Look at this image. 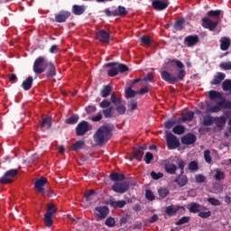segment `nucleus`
Here are the masks:
<instances>
[{"instance_id": "obj_1", "label": "nucleus", "mask_w": 231, "mask_h": 231, "mask_svg": "<svg viewBox=\"0 0 231 231\" xmlns=\"http://www.w3.org/2000/svg\"><path fill=\"white\" fill-rule=\"evenodd\" d=\"M167 64L170 68H174V66H176V68H179L180 70L177 77L173 76L167 70H162L161 72V77L162 80H164V82H168V84H176L180 80H183V79H185V75H187V72L185 71V69H183L185 68L183 62L174 59L170 60Z\"/></svg>"}, {"instance_id": "obj_2", "label": "nucleus", "mask_w": 231, "mask_h": 231, "mask_svg": "<svg viewBox=\"0 0 231 231\" xmlns=\"http://www.w3.org/2000/svg\"><path fill=\"white\" fill-rule=\"evenodd\" d=\"M113 131H115V125L111 124L100 126L94 134V142L97 145L107 143V141L113 138Z\"/></svg>"}, {"instance_id": "obj_3", "label": "nucleus", "mask_w": 231, "mask_h": 231, "mask_svg": "<svg viewBox=\"0 0 231 231\" xmlns=\"http://www.w3.org/2000/svg\"><path fill=\"white\" fill-rule=\"evenodd\" d=\"M57 214V207L52 203L47 204V212L44 215L45 226L50 228L53 225V215Z\"/></svg>"}, {"instance_id": "obj_4", "label": "nucleus", "mask_w": 231, "mask_h": 231, "mask_svg": "<svg viewBox=\"0 0 231 231\" xmlns=\"http://www.w3.org/2000/svg\"><path fill=\"white\" fill-rule=\"evenodd\" d=\"M46 58L40 56L38 57L33 63V72L36 75H41V73H44L46 71Z\"/></svg>"}, {"instance_id": "obj_5", "label": "nucleus", "mask_w": 231, "mask_h": 231, "mask_svg": "<svg viewBox=\"0 0 231 231\" xmlns=\"http://www.w3.org/2000/svg\"><path fill=\"white\" fill-rule=\"evenodd\" d=\"M19 174V170L17 169H11L5 172L4 176L0 178V183L4 185H10L14 181L12 178H15Z\"/></svg>"}, {"instance_id": "obj_6", "label": "nucleus", "mask_w": 231, "mask_h": 231, "mask_svg": "<svg viewBox=\"0 0 231 231\" xmlns=\"http://www.w3.org/2000/svg\"><path fill=\"white\" fill-rule=\"evenodd\" d=\"M223 109H231V101H226V99H222L217 102V106H211L206 113H219Z\"/></svg>"}, {"instance_id": "obj_7", "label": "nucleus", "mask_w": 231, "mask_h": 231, "mask_svg": "<svg viewBox=\"0 0 231 231\" xmlns=\"http://www.w3.org/2000/svg\"><path fill=\"white\" fill-rule=\"evenodd\" d=\"M166 142L168 149L170 151H172V149H177V147H180V140H178V137H176V135L171 133L166 134Z\"/></svg>"}, {"instance_id": "obj_8", "label": "nucleus", "mask_w": 231, "mask_h": 231, "mask_svg": "<svg viewBox=\"0 0 231 231\" xmlns=\"http://www.w3.org/2000/svg\"><path fill=\"white\" fill-rule=\"evenodd\" d=\"M96 217H97V221H100V219H106L107 216H109V208L107 206H97L95 208Z\"/></svg>"}, {"instance_id": "obj_9", "label": "nucleus", "mask_w": 231, "mask_h": 231, "mask_svg": "<svg viewBox=\"0 0 231 231\" xmlns=\"http://www.w3.org/2000/svg\"><path fill=\"white\" fill-rule=\"evenodd\" d=\"M217 24H219V21L214 20L212 21L210 18L204 17L202 18L201 26L209 30V32H214L217 28Z\"/></svg>"}, {"instance_id": "obj_10", "label": "nucleus", "mask_w": 231, "mask_h": 231, "mask_svg": "<svg viewBox=\"0 0 231 231\" xmlns=\"http://www.w3.org/2000/svg\"><path fill=\"white\" fill-rule=\"evenodd\" d=\"M97 40L104 44H109V41H111V34L107 32V31L104 29H100L96 32Z\"/></svg>"}, {"instance_id": "obj_11", "label": "nucleus", "mask_w": 231, "mask_h": 231, "mask_svg": "<svg viewBox=\"0 0 231 231\" xmlns=\"http://www.w3.org/2000/svg\"><path fill=\"white\" fill-rule=\"evenodd\" d=\"M112 189L114 190V192H116L117 194H125V192L129 189V182H116L112 186Z\"/></svg>"}, {"instance_id": "obj_12", "label": "nucleus", "mask_w": 231, "mask_h": 231, "mask_svg": "<svg viewBox=\"0 0 231 231\" xmlns=\"http://www.w3.org/2000/svg\"><path fill=\"white\" fill-rule=\"evenodd\" d=\"M89 131V123L87 121H81L76 127L77 136H84Z\"/></svg>"}, {"instance_id": "obj_13", "label": "nucleus", "mask_w": 231, "mask_h": 231, "mask_svg": "<svg viewBox=\"0 0 231 231\" xmlns=\"http://www.w3.org/2000/svg\"><path fill=\"white\" fill-rule=\"evenodd\" d=\"M71 17V12L61 10L58 14H55V22L56 23H66L68 19Z\"/></svg>"}, {"instance_id": "obj_14", "label": "nucleus", "mask_w": 231, "mask_h": 231, "mask_svg": "<svg viewBox=\"0 0 231 231\" xmlns=\"http://www.w3.org/2000/svg\"><path fill=\"white\" fill-rule=\"evenodd\" d=\"M152 5L154 10L162 12V10H167L169 0H153Z\"/></svg>"}, {"instance_id": "obj_15", "label": "nucleus", "mask_w": 231, "mask_h": 231, "mask_svg": "<svg viewBox=\"0 0 231 231\" xmlns=\"http://www.w3.org/2000/svg\"><path fill=\"white\" fill-rule=\"evenodd\" d=\"M48 183V180L45 177H41L39 180H37L34 183V188L40 194H46V191L44 190V186Z\"/></svg>"}, {"instance_id": "obj_16", "label": "nucleus", "mask_w": 231, "mask_h": 231, "mask_svg": "<svg viewBox=\"0 0 231 231\" xmlns=\"http://www.w3.org/2000/svg\"><path fill=\"white\" fill-rule=\"evenodd\" d=\"M199 42V36L198 35H188L184 39V43L188 48H192V46H196Z\"/></svg>"}, {"instance_id": "obj_17", "label": "nucleus", "mask_w": 231, "mask_h": 231, "mask_svg": "<svg viewBox=\"0 0 231 231\" xmlns=\"http://www.w3.org/2000/svg\"><path fill=\"white\" fill-rule=\"evenodd\" d=\"M45 70L47 79H51V77H55V75H57V69L55 68V64L52 62H46Z\"/></svg>"}, {"instance_id": "obj_18", "label": "nucleus", "mask_w": 231, "mask_h": 231, "mask_svg": "<svg viewBox=\"0 0 231 231\" xmlns=\"http://www.w3.org/2000/svg\"><path fill=\"white\" fill-rule=\"evenodd\" d=\"M196 135L189 133L181 138V143H183V145H192V143H196Z\"/></svg>"}, {"instance_id": "obj_19", "label": "nucleus", "mask_w": 231, "mask_h": 231, "mask_svg": "<svg viewBox=\"0 0 231 231\" xmlns=\"http://www.w3.org/2000/svg\"><path fill=\"white\" fill-rule=\"evenodd\" d=\"M39 125L42 131H48V129H51V116L42 117Z\"/></svg>"}, {"instance_id": "obj_20", "label": "nucleus", "mask_w": 231, "mask_h": 231, "mask_svg": "<svg viewBox=\"0 0 231 231\" xmlns=\"http://www.w3.org/2000/svg\"><path fill=\"white\" fill-rule=\"evenodd\" d=\"M219 42L221 51H226L231 46V39L226 36L221 37Z\"/></svg>"}, {"instance_id": "obj_21", "label": "nucleus", "mask_w": 231, "mask_h": 231, "mask_svg": "<svg viewBox=\"0 0 231 231\" xmlns=\"http://www.w3.org/2000/svg\"><path fill=\"white\" fill-rule=\"evenodd\" d=\"M226 78V75L223 72H217L214 77V79L210 81L211 86H218Z\"/></svg>"}, {"instance_id": "obj_22", "label": "nucleus", "mask_w": 231, "mask_h": 231, "mask_svg": "<svg viewBox=\"0 0 231 231\" xmlns=\"http://www.w3.org/2000/svg\"><path fill=\"white\" fill-rule=\"evenodd\" d=\"M108 205L112 207L113 208H124L125 205H127V201L125 200H115V199H110L108 201Z\"/></svg>"}, {"instance_id": "obj_23", "label": "nucleus", "mask_w": 231, "mask_h": 231, "mask_svg": "<svg viewBox=\"0 0 231 231\" xmlns=\"http://www.w3.org/2000/svg\"><path fill=\"white\" fill-rule=\"evenodd\" d=\"M174 182L179 185V187H185L189 183V178L187 175L180 174L175 180Z\"/></svg>"}, {"instance_id": "obj_24", "label": "nucleus", "mask_w": 231, "mask_h": 231, "mask_svg": "<svg viewBox=\"0 0 231 231\" xmlns=\"http://www.w3.org/2000/svg\"><path fill=\"white\" fill-rule=\"evenodd\" d=\"M164 170L166 171L167 174H176V171H178V166L174 163L166 162L164 164Z\"/></svg>"}, {"instance_id": "obj_25", "label": "nucleus", "mask_w": 231, "mask_h": 231, "mask_svg": "<svg viewBox=\"0 0 231 231\" xmlns=\"http://www.w3.org/2000/svg\"><path fill=\"white\" fill-rule=\"evenodd\" d=\"M32 86H33V77H28L23 83L22 88L24 91H30L32 89Z\"/></svg>"}, {"instance_id": "obj_26", "label": "nucleus", "mask_w": 231, "mask_h": 231, "mask_svg": "<svg viewBox=\"0 0 231 231\" xmlns=\"http://www.w3.org/2000/svg\"><path fill=\"white\" fill-rule=\"evenodd\" d=\"M86 12L85 5H72V14L74 15H82Z\"/></svg>"}, {"instance_id": "obj_27", "label": "nucleus", "mask_w": 231, "mask_h": 231, "mask_svg": "<svg viewBox=\"0 0 231 231\" xmlns=\"http://www.w3.org/2000/svg\"><path fill=\"white\" fill-rule=\"evenodd\" d=\"M180 207L178 206H168L165 208V214H167V216L172 217V216H176L178 210H180Z\"/></svg>"}, {"instance_id": "obj_28", "label": "nucleus", "mask_w": 231, "mask_h": 231, "mask_svg": "<svg viewBox=\"0 0 231 231\" xmlns=\"http://www.w3.org/2000/svg\"><path fill=\"white\" fill-rule=\"evenodd\" d=\"M109 178L112 181H124V180H125V174L112 172L110 173Z\"/></svg>"}, {"instance_id": "obj_29", "label": "nucleus", "mask_w": 231, "mask_h": 231, "mask_svg": "<svg viewBox=\"0 0 231 231\" xmlns=\"http://www.w3.org/2000/svg\"><path fill=\"white\" fill-rule=\"evenodd\" d=\"M223 14L222 10H211L208 11L207 15L208 17H211L213 19H215V21H219V18L221 17V14Z\"/></svg>"}, {"instance_id": "obj_30", "label": "nucleus", "mask_w": 231, "mask_h": 231, "mask_svg": "<svg viewBox=\"0 0 231 231\" xmlns=\"http://www.w3.org/2000/svg\"><path fill=\"white\" fill-rule=\"evenodd\" d=\"M208 97L210 100H216V98H218L219 100H225V97H223V94L216 90L209 91Z\"/></svg>"}, {"instance_id": "obj_31", "label": "nucleus", "mask_w": 231, "mask_h": 231, "mask_svg": "<svg viewBox=\"0 0 231 231\" xmlns=\"http://www.w3.org/2000/svg\"><path fill=\"white\" fill-rule=\"evenodd\" d=\"M199 208H201V205L199 203L192 202L191 204H189V207L188 208V210L191 214H198V213H199Z\"/></svg>"}, {"instance_id": "obj_32", "label": "nucleus", "mask_w": 231, "mask_h": 231, "mask_svg": "<svg viewBox=\"0 0 231 231\" xmlns=\"http://www.w3.org/2000/svg\"><path fill=\"white\" fill-rule=\"evenodd\" d=\"M111 91H113L111 85H106L101 90L100 95L103 98H107L111 95Z\"/></svg>"}, {"instance_id": "obj_33", "label": "nucleus", "mask_w": 231, "mask_h": 231, "mask_svg": "<svg viewBox=\"0 0 231 231\" xmlns=\"http://www.w3.org/2000/svg\"><path fill=\"white\" fill-rule=\"evenodd\" d=\"M133 154H134V158H135V160H137V162H142L144 152H143V151H142V149L135 148L133 151Z\"/></svg>"}, {"instance_id": "obj_34", "label": "nucleus", "mask_w": 231, "mask_h": 231, "mask_svg": "<svg viewBox=\"0 0 231 231\" xmlns=\"http://www.w3.org/2000/svg\"><path fill=\"white\" fill-rule=\"evenodd\" d=\"M169 194H171V191L167 188L162 187L158 189V195L161 199H165Z\"/></svg>"}, {"instance_id": "obj_35", "label": "nucleus", "mask_w": 231, "mask_h": 231, "mask_svg": "<svg viewBox=\"0 0 231 231\" xmlns=\"http://www.w3.org/2000/svg\"><path fill=\"white\" fill-rule=\"evenodd\" d=\"M192 120H194V112L192 111H189L181 116L182 122H192Z\"/></svg>"}, {"instance_id": "obj_36", "label": "nucleus", "mask_w": 231, "mask_h": 231, "mask_svg": "<svg viewBox=\"0 0 231 231\" xmlns=\"http://www.w3.org/2000/svg\"><path fill=\"white\" fill-rule=\"evenodd\" d=\"M128 12L127 9H125V6L119 5L117 7V10H115V15L116 17H122V15H127Z\"/></svg>"}, {"instance_id": "obj_37", "label": "nucleus", "mask_w": 231, "mask_h": 231, "mask_svg": "<svg viewBox=\"0 0 231 231\" xmlns=\"http://www.w3.org/2000/svg\"><path fill=\"white\" fill-rule=\"evenodd\" d=\"M215 117H212V116H206L203 117V125H206L207 127L210 125H214Z\"/></svg>"}, {"instance_id": "obj_38", "label": "nucleus", "mask_w": 231, "mask_h": 231, "mask_svg": "<svg viewBox=\"0 0 231 231\" xmlns=\"http://www.w3.org/2000/svg\"><path fill=\"white\" fill-rule=\"evenodd\" d=\"M185 24V19H180L178 21H176L173 24V28L174 30H176L177 32H181V30H183V25Z\"/></svg>"}, {"instance_id": "obj_39", "label": "nucleus", "mask_w": 231, "mask_h": 231, "mask_svg": "<svg viewBox=\"0 0 231 231\" xmlns=\"http://www.w3.org/2000/svg\"><path fill=\"white\" fill-rule=\"evenodd\" d=\"M106 226H108V228H114V226H116V220H115V217H109L105 221Z\"/></svg>"}, {"instance_id": "obj_40", "label": "nucleus", "mask_w": 231, "mask_h": 231, "mask_svg": "<svg viewBox=\"0 0 231 231\" xmlns=\"http://www.w3.org/2000/svg\"><path fill=\"white\" fill-rule=\"evenodd\" d=\"M66 124H69V125H75L77 122H79V116L78 115H72L70 117L66 119Z\"/></svg>"}, {"instance_id": "obj_41", "label": "nucleus", "mask_w": 231, "mask_h": 231, "mask_svg": "<svg viewBox=\"0 0 231 231\" xmlns=\"http://www.w3.org/2000/svg\"><path fill=\"white\" fill-rule=\"evenodd\" d=\"M172 133H174V134H183L185 133V126L178 125L173 127Z\"/></svg>"}, {"instance_id": "obj_42", "label": "nucleus", "mask_w": 231, "mask_h": 231, "mask_svg": "<svg viewBox=\"0 0 231 231\" xmlns=\"http://www.w3.org/2000/svg\"><path fill=\"white\" fill-rule=\"evenodd\" d=\"M113 106H109L108 108L103 109V115L105 118H113Z\"/></svg>"}, {"instance_id": "obj_43", "label": "nucleus", "mask_w": 231, "mask_h": 231, "mask_svg": "<svg viewBox=\"0 0 231 231\" xmlns=\"http://www.w3.org/2000/svg\"><path fill=\"white\" fill-rule=\"evenodd\" d=\"M223 91H229L231 93V79H226L222 83Z\"/></svg>"}, {"instance_id": "obj_44", "label": "nucleus", "mask_w": 231, "mask_h": 231, "mask_svg": "<svg viewBox=\"0 0 231 231\" xmlns=\"http://www.w3.org/2000/svg\"><path fill=\"white\" fill-rule=\"evenodd\" d=\"M214 179L216 181H221L222 180H225V172L217 170L216 174L214 175Z\"/></svg>"}, {"instance_id": "obj_45", "label": "nucleus", "mask_w": 231, "mask_h": 231, "mask_svg": "<svg viewBox=\"0 0 231 231\" xmlns=\"http://www.w3.org/2000/svg\"><path fill=\"white\" fill-rule=\"evenodd\" d=\"M136 93H138V92L134 91L131 88H128L125 90V97H126V98H134V97H136Z\"/></svg>"}, {"instance_id": "obj_46", "label": "nucleus", "mask_w": 231, "mask_h": 231, "mask_svg": "<svg viewBox=\"0 0 231 231\" xmlns=\"http://www.w3.org/2000/svg\"><path fill=\"white\" fill-rule=\"evenodd\" d=\"M188 169L189 171H192L193 172H196V171L199 170V166L198 165V162L196 161H192L189 163Z\"/></svg>"}, {"instance_id": "obj_47", "label": "nucleus", "mask_w": 231, "mask_h": 231, "mask_svg": "<svg viewBox=\"0 0 231 231\" xmlns=\"http://www.w3.org/2000/svg\"><path fill=\"white\" fill-rule=\"evenodd\" d=\"M111 102L114 104V106H120L122 104V99L121 97H116V95L113 93L111 95Z\"/></svg>"}, {"instance_id": "obj_48", "label": "nucleus", "mask_w": 231, "mask_h": 231, "mask_svg": "<svg viewBox=\"0 0 231 231\" xmlns=\"http://www.w3.org/2000/svg\"><path fill=\"white\" fill-rule=\"evenodd\" d=\"M84 141H77L72 146V151H80L84 147Z\"/></svg>"}, {"instance_id": "obj_49", "label": "nucleus", "mask_w": 231, "mask_h": 231, "mask_svg": "<svg viewBox=\"0 0 231 231\" xmlns=\"http://www.w3.org/2000/svg\"><path fill=\"white\" fill-rule=\"evenodd\" d=\"M97 194V191L94 189H90L85 194V199L86 201H93V197Z\"/></svg>"}, {"instance_id": "obj_50", "label": "nucleus", "mask_w": 231, "mask_h": 231, "mask_svg": "<svg viewBox=\"0 0 231 231\" xmlns=\"http://www.w3.org/2000/svg\"><path fill=\"white\" fill-rule=\"evenodd\" d=\"M145 198L146 199H148V201H154V199H156L154 193H152V190L151 189H146Z\"/></svg>"}, {"instance_id": "obj_51", "label": "nucleus", "mask_w": 231, "mask_h": 231, "mask_svg": "<svg viewBox=\"0 0 231 231\" xmlns=\"http://www.w3.org/2000/svg\"><path fill=\"white\" fill-rule=\"evenodd\" d=\"M141 42L145 44V46H151V44H152V40H151L149 36L144 35L141 37Z\"/></svg>"}, {"instance_id": "obj_52", "label": "nucleus", "mask_w": 231, "mask_h": 231, "mask_svg": "<svg viewBox=\"0 0 231 231\" xmlns=\"http://www.w3.org/2000/svg\"><path fill=\"white\" fill-rule=\"evenodd\" d=\"M152 160H154V155L151 152H147L144 156L145 163H147V165H149V163H151V162H152Z\"/></svg>"}, {"instance_id": "obj_53", "label": "nucleus", "mask_w": 231, "mask_h": 231, "mask_svg": "<svg viewBox=\"0 0 231 231\" xmlns=\"http://www.w3.org/2000/svg\"><path fill=\"white\" fill-rule=\"evenodd\" d=\"M208 202L213 207H219V205H221V201L216 198H208Z\"/></svg>"}, {"instance_id": "obj_54", "label": "nucleus", "mask_w": 231, "mask_h": 231, "mask_svg": "<svg viewBox=\"0 0 231 231\" xmlns=\"http://www.w3.org/2000/svg\"><path fill=\"white\" fill-rule=\"evenodd\" d=\"M210 216H212V212L210 210L199 212V217H201L202 219H208Z\"/></svg>"}, {"instance_id": "obj_55", "label": "nucleus", "mask_w": 231, "mask_h": 231, "mask_svg": "<svg viewBox=\"0 0 231 231\" xmlns=\"http://www.w3.org/2000/svg\"><path fill=\"white\" fill-rule=\"evenodd\" d=\"M219 68H221V69H224L225 71L230 70L231 69V61L221 62L219 64Z\"/></svg>"}, {"instance_id": "obj_56", "label": "nucleus", "mask_w": 231, "mask_h": 231, "mask_svg": "<svg viewBox=\"0 0 231 231\" xmlns=\"http://www.w3.org/2000/svg\"><path fill=\"white\" fill-rule=\"evenodd\" d=\"M117 106L116 107V112L118 115H125V111H127V108L124 105H116Z\"/></svg>"}, {"instance_id": "obj_57", "label": "nucleus", "mask_w": 231, "mask_h": 231, "mask_svg": "<svg viewBox=\"0 0 231 231\" xmlns=\"http://www.w3.org/2000/svg\"><path fill=\"white\" fill-rule=\"evenodd\" d=\"M118 73H125V71H129V67L124 63H120L117 68Z\"/></svg>"}, {"instance_id": "obj_58", "label": "nucleus", "mask_w": 231, "mask_h": 231, "mask_svg": "<svg viewBox=\"0 0 231 231\" xmlns=\"http://www.w3.org/2000/svg\"><path fill=\"white\" fill-rule=\"evenodd\" d=\"M189 221H190V217H182L178 222H176V225L180 226L189 223Z\"/></svg>"}, {"instance_id": "obj_59", "label": "nucleus", "mask_w": 231, "mask_h": 231, "mask_svg": "<svg viewBox=\"0 0 231 231\" xmlns=\"http://www.w3.org/2000/svg\"><path fill=\"white\" fill-rule=\"evenodd\" d=\"M176 125V121L174 119H170L164 124L165 129H171Z\"/></svg>"}, {"instance_id": "obj_60", "label": "nucleus", "mask_w": 231, "mask_h": 231, "mask_svg": "<svg viewBox=\"0 0 231 231\" xmlns=\"http://www.w3.org/2000/svg\"><path fill=\"white\" fill-rule=\"evenodd\" d=\"M204 160L207 163H212V157L210 156V150H206L204 152Z\"/></svg>"}, {"instance_id": "obj_61", "label": "nucleus", "mask_w": 231, "mask_h": 231, "mask_svg": "<svg viewBox=\"0 0 231 231\" xmlns=\"http://www.w3.org/2000/svg\"><path fill=\"white\" fill-rule=\"evenodd\" d=\"M99 106L101 107V109H107V108L111 107V102L107 99H104L100 103Z\"/></svg>"}, {"instance_id": "obj_62", "label": "nucleus", "mask_w": 231, "mask_h": 231, "mask_svg": "<svg viewBox=\"0 0 231 231\" xmlns=\"http://www.w3.org/2000/svg\"><path fill=\"white\" fill-rule=\"evenodd\" d=\"M195 180L197 183H205V181H207V177H205V175L202 174H197L195 176Z\"/></svg>"}, {"instance_id": "obj_63", "label": "nucleus", "mask_w": 231, "mask_h": 231, "mask_svg": "<svg viewBox=\"0 0 231 231\" xmlns=\"http://www.w3.org/2000/svg\"><path fill=\"white\" fill-rule=\"evenodd\" d=\"M108 77H116L118 75V69L112 67L110 69L107 71Z\"/></svg>"}, {"instance_id": "obj_64", "label": "nucleus", "mask_w": 231, "mask_h": 231, "mask_svg": "<svg viewBox=\"0 0 231 231\" xmlns=\"http://www.w3.org/2000/svg\"><path fill=\"white\" fill-rule=\"evenodd\" d=\"M151 176H152V180H162V178H163V173H162V172L157 173L155 171H152Z\"/></svg>"}]
</instances>
